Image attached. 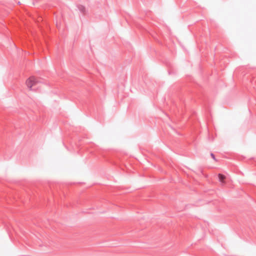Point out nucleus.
Listing matches in <instances>:
<instances>
[{"mask_svg":"<svg viewBox=\"0 0 256 256\" xmlns=\"http://www.w3.org/2000/svg\"><path fill=\"white\" fill-rule=\"evenodd\" d=\"M38 82L34 77H30L26 81V84L28 88L30 90H35V88H32V87L35 86Z\"/></svg>","mask_w":256,"mask_h":256,"instance_id":"f257e3e1","label":"nucleus"},{"mask_svg":"<svg viewBox=\"0 0 256 256\" xmlns=\"http://www.w3.org/2000/svg\"><path fill=\"white\" fill-rule=\"evenodd\" d=\"M218 180L220 182H224L226 176L222 174H218Z\"/></svg>","mask_w":256,"mask_h":256,"instance_id":"f03ea898","label":"nucleus"},{"mask_svg":"<svg viewBox=\"0 0 256 256\" xmlns=\"http://www.w3.org/2000/svg\"><path fill=\"white\" fill-rule=\"evenodd\" d=\"M78 8L79 10L82 12V13H84L85 12V10H86V8L85 7L82 6V5H79L78 6Z\"/></svg>","mask_w":256,"mask_h":256,"instance_id":"7ed1b4c3","label":"nucleus"},{"mask_svg":"<svg viewBox=\"0 0 256 256\" xmlns=\"http://www.w3.org/2000/svg\"><path fill=\"white\" fill-rule=\"evenodd\" d=\"M210 156L213 160H214L216 162L217 161V160L216 159L215 156L213 153H212V152L210 153Z\"/></svg>","mask_w":256,"mask_h":256,"instance_id":"20e7f679","label":"nucleus"}]
</instances>
